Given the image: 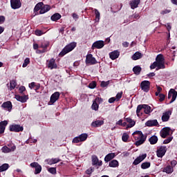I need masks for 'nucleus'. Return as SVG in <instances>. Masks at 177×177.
<instances>
[{
  "label": "nucleus",
  "mask_w": 177,
  "mask_h": 177,
  "mask_svg": "<svg viewBox=\"0 0 177 177\" xmlns=\"http://www.w3.org/2000/svg\"><path fill=\"white\" fill-rule=\"evenodd\" d=\"M48 172L50 174H52L53 175H55L56 174V167H50L48 169Z\"/></svg>",
  "instance_id": "8fccbe9b"
},
{
  "label": "nucleus",
  "mask_w": 177,
  "mask_h": 177,
  "mask_svg": "<svg viewBox=\"0 0 177 177\" xmlns=\"http://www.w3.org/2000/svg\"><path fill=\"white\" fill-rule=\"evenodd\" d=\"M72 17H73V18L74 19V20H75V21L78 20V15H77L76 13H73Z\"/></svg>",
  "instance_id": "774afa93"
},
{
  "label": "nucleus",
  "mask_w": 177,
  "mask_h": 177,
  "mask_svg": "<svg viewBox=\"0 0 177 177\" xmlns=\"http://www.w3.org/2000/svg\"><path fill=\"white\" fill-rule=\"evenodd\" d=\"M122 97V91H120L119 93H117L115 99L116 101L118 102V100H120V99H121Z\"/></svg>",
  "instance_id": "603ef678"
},
{
  "label": "nucleus",
  "mask_w": 177,
  "mask_h": 177,
  "mask_svg": "<svg viewBox=\"0 0 177 177\" xmlns=\"http://www.w3.org/2000/svg\"><path fill=\"white\" fill-rule=\"evenodd\" d=\"M93 171H95V169L93 167H90L89 169H88L86 171V174L87 175H91V174H92V172H93Z\"/></svg>",
  "instance_id": "6e6d98bb"
},
{
  "label": "nucleus",
  "mask_w": 177,
  "mask_h": 177,
  "mask_svg": "<svg viewBox=\"0 0 177 177\" xmlns=\"http://www.w3.org/2000/svg\"><path fill=\"white\" fill-rule=\"evenodd\" d=\"M115 100H117L115 97H111L109 99V103H114Z\"/></svg>",
  "instance_id": "338daca9"
},
{
  "label": "nucleus",
  "mask_w": 177,
  "mask_h": 177,
  "mask_svg": "<svg viewBox=\"0 0 177 177\" xmlns=\"http://www.w3.org/2000/svg\"><path fill=\"white\" fill-rule=\"evenodd\" d=\"M165 100V95L160 93L159 95V102H164Z\"/></svg>",
  "instance_id": "13d9d810"
},
{
  "label": "nucleus",
  "mask_w": 177,
  "mask_h": 177,
  "mask_svg": "<svg viewBox=\"0 0 177 177\" xmlns=\"http://www.w3.org/2000/svg\"><path fill=\"white\" fill-rule=\"evenodd\" d=\"M162 172H165L166 174H172V172H174V167H171V165H167L163 169Z\"/></svg>",
  "instance_id": "4c0bfd02"
},
{
  "label": "nucleus",
  "mask_w": 177,
  "mask_h": 177,
  "mask_svg": "<svg viewBox=\"0 0 177 177\" xmlns=\"http://www.w3.org/2000/svg\"><path fill=\"white\" fill-rule=\"evenodd\" d=\"M149 142L150 145H156L158 142V137L156 136H152L149 139Z\"/></svg>",
  "instance_id": "c9c22d12"
},
{
  "label": "nucleus",
  "mask_w": 177,
  "mask_h": 177,
  "mask_svg": "<svg viewBox=\"0 0 177 177\" xmlns=\"http://www.w3.org/2000/svg\"><path fill=\"white\" fill-rule=\"evenodd\" d=\"M75 46H77V43L75 42H71V44L66 45L60 52L59 56L63 57L65 55H67V53H70V52L74 50Z\"/></svg>",
  "instance_id": "7ed1b4c3"
},
{
  "label": "nucleus",
  "mask_w": 177,
  "mask_h": 177,
  "mask_svg": "<svg viewBox=\"0 0 177 177\" xmlns=\"http://www.w3.org/2000/svg\"><path fill=\"white\" fill-rule=\"evenodd\" d=\"M10 6L12 9H20L21 8V1L20 0H10Z\"/></svg>",
  "instance_id": "2eb2a0df"
},
{
  "label": "nucleus",
  "mask_w": 177,
  "mask_h": 177,
  "mask_svg": "<svg viewBox=\"0 0 177 177\" xmlns=\"http://www.w3.org/2000/svg\"><path fill=\"white\" fill-rule=\"evenodd\" d=\"M9 169V164L4 163L1 166H0V172H3L5 171H7V169Z\"/></svg>",
  "instance_id": "37998d69"
},
{
  "label": "nucleus",
  "mask_w": 177,
  "mask_h": 177,
  "mask_svg": "<svg viewBox=\"0 0 177 177\" xmlns=\"http://www.w3.org/2000/svg\"><path fill=\"white\" fill-rule=\"evenodd\" d=\"M26 143H37V139L29 138L26 141Z\"/></svg>",
  "instance_id": "864d4df0"
},
{
  "label": "nucleus",
  "mask_w": 177,
  "mask_h": 177,
  "mask_svg": "<svg viewBox=\"0 0 177 177\" xmlns=\"http://www.w3.org/2000/svg\"><path fill=\"white\" fill-rule=\"evenodd\" d=\"M146 127H157L158 125V121L157 120H150L146 122Z\"/></svg>",
  "instance_id": "393cba45"
},
{
  "label": "nucleus",
  "mask_w": 177,
  "mask_h": 177,
  "mask_svg": "<svg viewBox=\"0 0 177 177\" xmlns=\"http://www.w3.org/2000/svg\"><path fill=\"white\" fill-rule=\"evenodd\" d=\"M6 125H8V121L6 120L0 122V134L3 133V132H5Z\"/></svg>",
  "instance_id": "cd10ccee"
},
{
  "label": "nucleus",
  "mask_w": 177,
  "mask_h": 177,
  "mask_svg": "<svg viewBox=\"0 0 177 177\" xmlns=\"http://www.w3.org/2000/svg\"><path fill=\"white\" fill-rule=\"evenodd\" d=\"M94 102H95V103H98V104H100V103H103V99H102L101 97H96L94 100Z\"/></svg>",
  "instance_id": "4d7b16f0"
},
{
  "label": "nucleus",
  "mask_w": 177,
  "mask_h": 177,
  "mask_svg": "<svg viewBox=\"0 0 177 177\" xmlns=\"http://www.w3.org/2000/svg\"><path fill=\"white\" fill-rule=\"evenodd\" d=\"M103 124H104V120H95L91 122V127L93 128H99V127H102Z\"/></svg>",
  "instance_id": "aec40b11"
},
{
  "label": "nucleus",
  "mask_w": 177,
  "mask_h": 177,
  "mask_svg": "<svg viewBox=\"0 0 177 177\" xmlns=\"http://www.w3.org/2000/svg\"><path fill=\"white\" fill-rule=\"evenodd\" d=\"M9 147H11V148L8 147L7 146H4L1 148L2 153H10V151H15L16 150V145L14 144H9L8 145Z\"/></svg>",
  "instance_id": "f8f14e48"
},
{
  "label": "nucleus",
  "mask_w": 177,
  "mask_h": 177,
  "mask_svg": "<svg viewBox=\"0 0 177 177\" xmlns=\"http://www.w3.org/2000/svg\"><path fill=\"white\" fill-rule=\"evenodd\" d=\"M1 109L3 110H5L6 111H9V113H10V111H12V102L10 101L3 102L1 104Z\"/></svg>",
  "instance_id": "dca6fc26"
},
{
  "label": "nucleus",
  "mask_w": 177,
  "mask_h": 177,
  "mask_svg": "<svg viewBox=\"0 0 177 177\" xmlns=\"http://www.w3.org/2000/svg\"><path fill=\"white\" fill-rule=\"evenodd\" d=\"M140 88L144 92H149L150 91V82L148 80H144L140 83Z\"/></svg>",
  "instance_id": "6e6552de"
},
{
  "label": "nucleus",
  "mask_w": 177,
  "mask_h": 177,
  "mask_svg": "<svg viewBox=\"0 0 177 177\" xmlns=\"http://www.w3.org/2000/svg\"><path fill=\"white\" fill-rule=\"evenodd\" d=\"M151 70H154L156 68V71L158 70H164L165 68V59H164V55L159 54L156 58V61L150 66Z\"/></svg>",
  "instance_id": "f257e3e1"
},
{
  "label": "nucleus",
  "mask_w": 177,
  "mask_h": 177,
  "mask_svg": "<svg viewBox=\"0 0 177 177\" xmlns=\"http://www.w3.org/2000/svg\"><path fill=\"white\" fill-rule=\"evenodd\" d=\"M88 139V134L86 133H82L80 136L75 137L73 139V143H80L81 142H85Z\"/></svg>",
  "instance_id": "20e7f679"
},
{
  "label": "nucleus",
  "mask_w": 177,
  "mask_h": 177,
  "mask_svg": "<svg viewBox=\"0 0 177 177\" xmlns=\"http://www.w3.org/2000/svg\"><path fill=\"white\" fill-rule=\"evenodd\" d=\"M23 127L19 124H12L10 126V132H21L23 131Z\"/></svg>",
  "instance_id": "f3484780"
},
{
  "label": "nucleus",
  "mask_w": 177,
  "mask_h": 177,
  "mask_svg": "<svg viewBox=\"0 0 177 177\" xmlns=\"http://www.w3.org/2000/svg\"><path fill=\"white\" fill-rule=\"evenodd\" d=\"M129 139V135L127 133H124L122 136V142H128V140Z\"/></svg>",
  "instance_id": "49530a36"
},
{
  "label": "nucleus",
  "mask_w": 177,
  "mask_h": 177,
  "mask_svg": "<svg viewBox=\"0 0 177 177\" xmlns=\"http://www.w3.org/2000/svg\"><path fill=\"white\" fill-rule=\"evenodd\" d=\"M46 62V66L50 70H55L57 68V64H56V60L55 59L52 58Z\"/></svg>",
  "instance_id": "1a4fd4ad"
},
{
  "label": "nucleus",
  "mask_w": 177,
  "mask_h": 177,
  "mask_svg": "<svg viewBox=\"0 0 177 177\" xmlns=\"http://www.w3.org/2000/svg\"><path fill=\"white\" fill-rule=\"evenodd\" d=\"M167 13H171V10H164L161 11V15H167Z\"/></svg>",
  "instance_id": "69168bd1"
},
{
  "label": "nucleus",
  "mask_w": 177,
  "mask_h": 177,
  "mask_svg": "<svg viewBox=\"0 0 177 177\" xmlns=\"http://www.w3.org/2000/svg\"><path fill=\"white\" fill-rule=\"evenodd\" d=\"M44 6V3L39 2L35 6L34 8V13H35V15H38V11L41 10V8Z\"/></svg>",
  "instance_id": "473e14b6"
},
{
  "label": "nucleus",
  "mask_w": 177,
  "mask_h": 177,
  "mask_svg": "<svg viewBox=\"0 0 177 177\" xmlns=\"http://www.w3.org/2000/svg\"><path fill=\"white\" fill-rule=\"evenodd\" d=\"M53 164H57V162H60V159L59 158H52Z\"/></svg>",
  "instance_id": "680f3d73"
},
{
  "label": "nucleus",
  "mask_w": 177,
  "mask_h": 177,
  "mask_svg": "<svg viewBox=\"0 0 177 177\" xmlns=\"http://www.w3.org/2000/svg\"><path fill=\"white\" fill-rule=\"evenodd\" d=\"M119 163L117 160H113L111 162H109V167L111 168H117L118 167Z\"/></svg>",
  "instance_id": "e433bc0d"
},
{
  "label": "nucleus",
  "mask_w": 177,
  "mask_h": 177,
  "mask_svg": "<svg viewBox=\"0 0 177 177\" xmlns=\"http://www.w3.org/2000/svg\"><path fill=\"white\" fill-rule=\"evenodd\" d=\"M94 13L95 15V21L96 23H99V21L100 20V12L97 9H94Z\"/></svg>",
  "instance_id": "a19ab883"
},
{
  "label": "nucleus",
  "mask_w": 177,
  "mask_h": 177,
  "mask_svg": "<svg viewBox=\"0 0 177 177\" xmlns=\"http://www.w3.org/2000/svg\"><path fill=\"white\" fill-rule=\"evenodd\" d=\"M143 57V54L142 53L137 51L132 56V60H139V59H142Z\"/></svg>",
  "instance_id": "bb28decb"
},
{
  "label": "nucleus",
  "mask_w": 177,
  "mask_h": 177,
  "mask_svg": "<svg viewBox=\"0 0 177 177\" xmlns=\"http://www.w3.org/2000/svg\"><path fill=\"white\" fill-rule=\"evenodd\" d=\"M139 3H140V0H132L130 1L129 5L131 9H136L139 6Z\"/></svg>",
  "instance_id": "a878e982"
},
{
  "label": "nucleus",
  "mask_w": 177,
  "mask_h": 177,
  "mask_svg": "<svg viewBox=\"0 0 177 177\" xmlns=\"http://www.w3.org/2000/svg\"><path fill=\"white\" fill-rule=\"evenodd\" d=\"M126 121L129 123V125H127L128 128H132L133 127H135V124H136V122L131 118H126Z\"/></svg>",
  "instance_id": "f704fd0d"
},
{
  "label": "nucleus",
  "mask_w": 177,
  "mask_h": 177,
  "mask_svg": "<svg viewBox=\"0 0 177 177\" xmlns=\"http://www.w3.org/2000/svg\"><path fill=\"white\" fill-rule=\"evenodd\" d=\"M5 16L3 15H0V24H3L5 23Z\"/></svg>",
  "instance_id": "052dcab7"
},
{
  "label": "nucleus",
  "mask_w": 177,
  "mask_h": 177,
  "mask_svg": "<svg viewBox=\"0 0 177 177\" xmlns=\"http://www.w3.org/2000/svg\"><path fill=\"white\" fill-rule=\"evenodd\" d=\"M30 167L32 168H35V175H38V174H41V171H42V167L38 163V162H32L30 163Z\"/></svg>",
  "instance_id": "ddd939ff"
},
{
  "label": "nucleus",
  "mask_w": 177,
  "mask_h": 177,
  "mask_svg": "<svg viewBox=\"0 0 177 177\" xmlns=\"http://www.w3.org/2000/svg\"><path fill=\"white\" fill-rule=\"evenodd\" d=\"M48 46H49V41H44L41 42L39 48H41L43 50H48Z\"/></svg>",
  "instance_id": "72a5a7b5"
},
{
  "label": "nucleus",
  "mask_w": 177,
  "mask_h": 177,
  "mask_svg": "<svg viewBox=\"0 0 177 177\" xmlns=\"http://www.w3.org/2000/svg\"><path fill=\"white\" fill-rule=\"evenodd\" d=\"M28 64H30V58L27 57L24 59V62L22 64V67H24V68L27 67V66H28Z\"/></svg>",
  "instance_id": "de8ad7c7"
},
{
  "label": "nucleus",
  "mask_w": 177,
  "mask_h": 177,
  "mask_svg": "<svg viewBox=\"0 0 177 177\" xmlns=\"http://www.w3.org/2000/svg\"><path fill=\"white\" fill-rule=\"evenodd\" d=\"M171 133V129L169 127H165L160 131V136L165 139L167 136H169Z\"/></svg>",
  "instance_id": "4468645a"
},
{
  "label": "nucleus",
  "mask_w": 177,
  "mask_h": 177,
  "mask_svg": "<svg viewBox=\"0 0 177 177\" xmlns=\"http://www.w3.org/2000/svg\"><path fill=\"white\" fill-rule=\"evenodd\" d=\"M136 114L138 117L143 115V104H140L137 106Z\"/></svg>",
  "instance_id": "c85d7f7f"
},
{
  "label": "nucleus",
  "mask_w": 177,
  "mask_h": 177,
  "mask_svg": "<svg viewBox=\"0 0 177 177\" xmlns=\"http://www.w3.org/2000/svg\"><path fill=\"white\" fill-rule=\"evenodd\" d=\"M19 93H23V92L26 91V87L24 86H21L19 87Z\"/></svg>",
  "instance_id": "e2e57ef3"
},
{
  "label": "nucleus",
  "mask_w": 177,
  "mask_h": 177,
  "mask_svg": "<svg viewBox=\"0 0 177 177\" xmlns=\"http://www.w3.org/2000/svg\"><path fill=\"white\" fill-rule=\"evenodd\" d=\"M97 61L96 60V58L93 57L92 54H88L86 56V64H97Z\"/></svg>",
  "instance_id": "0eeeda50"
},
{
  "label": "nucleus",
  "mask_w": 177,
  "mask_h": 177,
  "mask_svg": "<svg viewBox=\"0 0 177 177\" xmlns=\"http://www.w3.org/2000/svg\"><path fill=\"white\" fill-rule=\"evenodd\" d=\"M167 147L165 146L160 147L156 151L157 157H159V158H162V157L165 156V153H167Z\"/></svg>",
  "instance_id": "423d86ee"
},
{
  "label": "nucleus",
  "mask_w": 177,
  "mask_h": 177,
  "mask_svg": "<svg viewBox=\"0 0 177 177\" xmlns=\"http://www.w3.org/2000/svg\"><path fill=\"white\" fill-rule=\"evenodd\" d=\"M115 157V153H108L104 158V161L105 162H109V161H111V160H113V158H114Z\"/></svg>",
  "instance_id": "c756f323"
},
{
  "label": "nucleus",
  "mask_w": 177,
  "mask_h": 177,
  "mask_svg": "<svg viewBox=\"0 0 177 177\" xmlns=\"http://www.w3.org/2000/svg\"><path fill=\"white\" fill-rule=\"evenodd\" d=\"M15 99L18 102H21V103H26V102L28 100V96L27 95L20 96L19 95H15Z\"/></svg>",
  "instance_id": "b1692460"
},
{
  "label": "nucleus",
  "mask_w": 177,
  "mask_h": 177,
  "mask_svg": "<svg viewBox=\"0 0 177 177\" xmlns=\"http://www.w3.org/2000/svg\"><path fill=\"white\" fill-rule=\"evenodd\" d=\"M176 97H177V91H175V89L174 88H171L168 93V99L171 98L169 104H171V103H174V102L176 100Z\"/></svg>",
  "instance_id": "39448f33"
},
{
  "label": "nucleus",
  "mask_w": 177,
  "mask_h": 177,
  "mask_svg": "<svg viewBox=\"0 0 177 177\" xmlns=\"http://www.w3.org/2000/svg\"><path fill=\"white\" fill-rule=\"evenodd\" d=\"M133 71L136 75H139L142 71V68L140 66H136L133 68Z\"/></svg>",
  "instance_id": "58836bf2"
},
{
  "label": "nucleus",
  "mask_w": 177,
  "mask_h": 177,
  "mask_svg": "<svg viewBox=\"0 0 177 177\" xmlns=\"http://www.w3.org/2000/svg\"><path fill=\"white\" fill-rule=\"evenodd\" d=\"M45 52H48V50H39V49L36 50V53H39V54L45 53Z\"/></svg>",
  "instance_id": "0e129e2a"
},
{
  "label": "nucleus",
  "mask_w": 177,
  "mask_h": 177,
  "mask_svg": "<svg viewBox=\"0 0 177 177\" xmlns=\"http://www.w3.org/2000/svg\"><path fill=\"white\" fill-rule=\"evenodd\" d=\"M59 97H60V93H54L50 98V103H55L57 100H59Z\"/></svg>",
  "instance_id": "5701e85b"
},
{
  "label": "nucleus",
  "mask_w": 177,
  "mask_h": 177,
  "mask_svg": "<svg viewBox=\"0 0 177 177\" xmlns=\"http://www.w3.org/2000/svg\"><path fill=\"white\" fill-rule=\"evenodd\" d=\"M17 85V83L16 82V80H11L10 82V91H13Z\"/></svg>",
  "instance_id": "c03bdc74"
},
{
  "label": "nucleus",
  "mask_w": 177,
  "mask_h": 177,
  "mask_svg": "<svg viewBox=\"0 0 177 177\" xmlns=\"http://www.w3.org/2000/svg\"><path fill=\"white\" fill-rule=\"evenodd\" d=\"M104 47V41L102 40H98L95 41L91 46V49H102Z\"/></svg>",
  "instance_id": "9b49d317"
},
{
  "label": "nucleus",
  "mask_w": 177,
  "mask_h": 177,
  "mask_svg": "<svg viewBox=\"0 0 177 177\" xmlns=\"http://www.w3.org/2000/svg\"><path fill=\"white\" fill-rule=\"evenodd\" d=\"M109 81H107V82L103 81V82H101V86L102 88H106V86H107L109 85Z\"/></svg>",
  "instance_id": "bf43d9fd"
},
{
  "label": "nucleus",
  "mask_w": 177,
  "mask_h": 177,
  "mask_svg": "<svg viewBox=\"0 0 177 177\" xmlns=\"http://www.w3.org/2000/svg\"><path fill=\"white\" fill-rule=\"evenodd\" d=\"M35 35H37L38 37H41V35H43L44 32L42 30H36L35 32Z\"/></svg>",
  "instance_id": "5fc2aeb1"
},
{
  "label": "nucleus",
  "mask_w": 177,
  "mask_h": 177,
  "mask_svg": "<svg viewBox=\"0 0 177 177\" xmlns=\"http://www.w3.org/2000/svg\"><path fill=\"white\" fill-rule=\"evenodd\" d=\"M28 86L30 89H34L35 92H38V90L41 88V84L32 82L29 84Z\"/></svg>",
  "instance_id": "4be33fe9"
},
{
  "label": "nucleus",
  "mask_w": 177,
  "mask_h": 177,
  "mask_svg": "<svg viewBox=\"0 0 177 177\" xmlns=\"http://www.w3.org/2000/svg\"><path fill=\"white\" fill-rule=\"evenodd\" d=\"M62 19V15L59 13H55L51 16V20L53 21H56L57 20H60Z\"/></svg>",
  "instance_id": "ea45409f"
},
{
  "label": "nucleus",
  "mask_w": 177,
  "mask_h": 177,
  "mask_svg": "<svg viewBox=\"0 0 177 177\" xmlns=\"http://www.w3.org/2000/svg\"><path fill=\"white\" fill-rule=\"evenodd\" d=\"M50 10V6L48 5L43 6L39 11L40 15H44V13H46V12H49Z\"/></svg>",
  "instance_id": "2f4dec72"
},
{
  "label": "nucleus",
  "mask_w": 177,
  "mask_h": 177,
  "mask_svg": "<svg viewBox=\"0 0 177 177\" xmlns=\"http://www.w3.org/2000/svg\"><path fill=\"white\" fill-rule=\"evenodd\" d=\"M171 114H172V111H165V113H163L162 115V122H167L169 121V118H170Z\"/></svg>",
  "instance_id": "6ab92c4d"
},
{
  "label": "nucleus",
  "mask_w": 177,
  "mask_h": 177,
  "mask_svg": "<svg viewBox=\"0 0 177 177\" xmlns=\"http://www.w3.org/2000/svg\"><path fill=\"white\" fill-rule=\"evenodd\" d=\"M150 165H151L150 162H145L141 164V168L142 169H147L148 168H150Z\"/></svg>",
  "instance_id": "79ce46f5"
},
{
  "label": "nucleus",
  "mask_w": 177,
  "mask_h": 177,
  "mask_svg": "<svg viewBox=\"0 0 177 177\" xmlns=\"http://www.w3.org/2000/svg\"><path fill=\"white\" fill-rule=\"evenodd\" d=\"M146 157H147V154L146 153L140 155L134 160V161L133 162V165H138V164H140V162H142V161H143V160H145Z\"/></svg>",
  "instance_id": "a211bd4d"
},
{
  "label": "nucleus",
  "mask_w": 177,
  "mask_h": 177,
  "mask_svg": "<svg viewBox=\"0 0 177 177\" xmlns=\"http://www.w3.org/2000/svg\"><path fill=\"white\" fill-rule=\"evenodd\" d=\"M142 108H143V112L145 114H150V113L153 111V110H151V107H150V106L147 104H142Z\"/></svg>",
  "instance_id": "7c9ffc66"
},
{
  "label": "nucleus",
  "mask_w": 177,
  "mask_h": 177,
  "mask_svg": "<svg viewBox=\"0 0 177 177\" xmlns=\"http://www.w3.org/2000/svg\"><path fill=\"white\" fill-rule=\"evenodd\" d=\"M91 109L95 111H97V110H99V104H97L96 102L93 101V104L91 105Z\"/></svg>",
  "instance_id": "a18cd8bd"
},
{
  "label": "nucleus",
  "mask_w": 177,
  "mask_h": 177,
  "mask_svg": "<svg viewBox=\"0 0 177 177\" xmlns=\"http://www.w3.org/2000/svg\"><path fill=\"white\" fill-rule=\"evenodd\" d=\"M90 89H95L96 88V82H92L88 84Z\"/></svg>",
  "instance_id": "3c124183"
},
{
  "label": "nucleus",
  "mask_w": 177,
  "mask_h": 177,
  "mask_svg": "<svg viewBox=\"0 0 177 177\" xmlns=\"http://www.w3.org/2000/svg\"><path fill=\"white\" fill-rule=\"evenodd\" d=\"M109 57L111 60H115V59H118L120 57V51L118 50H115L109 53Z\"/></svg>",
  "instance_id": "412c9836"
},
{
  "label": "nucleus",
  "mask_w": 177,
  "mask_h": 177,
  "mask_svg": "<svg viewBox=\"0 0 177 177\" xmlns=\"http://www.w3.org/2000/svg\"><path fill=\"white\" fill-rule=\"evenodd\" d=\"M172 139H174V137H173V136L169 137L167 139H165V140L163 141V144H164V145H168V143H171V142H172Z\"/></svg>",
  "instance_id": "09e8293b"
},
{
  "label": "nucleus",
  "mask_w": 177,
  "mask_h": 177,
  "mask_svg": "<svg viewBox=\"0 0 177 177\" xmlns=\"http://www.w3.org/2000/svg\"><path fill=\"white\" fill-rule=\"evenodd\" d=\"M91 162L92 165L96 166V167H102L103 165V162L102 160H99V158L96 155H93L91 156Z\"/></svg>",
  "instance_id": "9d476101"
},
{
  "label": "nucleus",
  "mask_w": 177,
  "mask_h": 177,
  "mask_svg": "<svg viewBox=\"0 0 177 177\" xmlns=\"http://www.w3.org/2000/svg\"><path fill=\"white\" fill-rule=\"evenodd\" d=\"M132 136L136 142L134 143V145L137 147L140 146L141 145H143L145 142H146V136L143 135V133L140 131H134L132 133Z\"/></svg>",
  "instance_id": "f03ea898"
}]
</instances>
